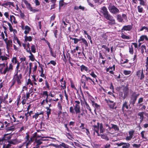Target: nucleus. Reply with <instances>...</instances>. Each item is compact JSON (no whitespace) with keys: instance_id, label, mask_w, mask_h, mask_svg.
I'll list each match as a JSON object with an SVG mask.
<instances>
[{"instance_id":"24","label":"nucleus","mask_w":148,"mask_h":148,"mask_svg":"<svg viewBox=\"0 0 148 148\" xmlns=\"http://www.w3.org/2000/svg\"><path fill=\"white\" fill-rule=\"evenodd\" d=\"M7 69L8 70V72H11L12 71L13 69V66L12 63L9 64L8 67L7 65Z\"/></svg>"},{"instance_id":"40","label":"nucleus","mask_w":148,"mask_h":148,"mask_svg":"<svg viewBox=\"0 0 148 148\" xmlns=\"http://www.w3.org/2000/svg\"><path fill=\"white\" fill-rule=\"evenodd\" d=\"M137 9L138 12L139 13H142L143 11V8L141 6H138L137 7Z\"/></svg>"},{"instance_id":"36","label":"nucleus","mask_w":148,"mask_h":148,"mask_svg":"<svg viewBox=\"0 0 148 148\" xmlns=\"http://www.w3.org/2000/svg\"><path fill=\"white\" fill-rule=\"evenodd\" d=\"M140 1V5L144 6L146 5V1H145L144 0H138Z\"/></svg>"},{"instance_id":"39","label":"nucleus","mask_w":148,"mask_h":148,"mask_svg":"<svg viewBox=\"0 0 148 148\" xmlns=\"http://www.w3.org/2000/svg\"><path fill=\"white\" fill-rule=\"evenodd\" d=\"M121 38L123 39H130V36L125 35L123 33L121 34Z\"/></svg>"},{"instance_id":"12","label":"nucleus","mask_w":148,"mask_h":148,"mask_svg":"<svg viewBox=\"0 0 148 148\" xmlns=\"http://www.w3.org/2000/svg\"><path fill=\"white\" fill-rule=\"evenodd\" d=\"M136 75L138 77H140V79H142L144 78V75L143 73V70H139L138 71L136 74Z\"/></svg>"},{"instance_id":"5","label":"nucleus","mask_w":148,"mask_h":148,"mask_svg":"<svg viewBox=\"0 0 148 148\" xmlns=\"http://www.w3.org/2000/svg\"><path fill=\"white\" fill-rule=\"evenodd\" d=\"M22 2H23L25 4L27 8L31 12L33 13H35L36 12H38L39 10L33 9L30 3L28 2L26 0H21Z\"/></svg>"},{"instance_id":"52","label":"nucleus","mask_w":148,"mask_h":148,"mask_svg":"<svg viewBox=\"0 0 148 148\" xmlns=\"http://www.w3.org/2000/svg\"><path fill=\"white\" fill-rule=\"evenodd\" d=\"M129 52L131 54H133L134 53V50L133 47L132 45L129 47Z\"/></svg>"},{"instance_id":"28","label":"nucleus","mask_w":148,"mask_h":148,"mask_svg":"<svg viewBox=\"0 0 148 148\" xmlns=\"http://www.w3.org/2000/svg\"><path fill=\"white\" fill-rule=\"evenodd\" d=\"M25 42H27V41H31L32 40V38L30 36H27V35H26L25 37Z\"/></svg>"},{"instance_id":"7","label":"nucleus","mask_w":148,"mask_h":148,"mask_svg":"<svg viewBox=\"0 0 148 148\" xmlns=\"http://www.w3.org/2000/svg\"><path fill=\"white\" fill-rule=\"evenodd\" d=\"M8 72L7 64L3 63L0 64V73L1 74L5 75Z\"/></svg>"},{"instance_id":"16","label":"nucleus","mask_w":148,"mask_h":148,"mask_svg":"<svg viewBox=\"0 0 148 148\" xmlns=\"http://www.w3.org/2000/svg\"><path fill=\"white\" fill-rule=\"evenodd\" d=\"M6 45L7 48L8 50L11 49V48L12 47V42L11 40H9L8 41H7V42L5 43Z\"/></svg>"},{"instance_id":"29","label":"nucleus","mask_w":148,"mask_h":148,"mask_svg":"<svg viewBox=\"0 0 148 148\" xmlns=\"http://www.w3.org/2000/svg\"><path fill=\"white\" fill-rule=\"evenodd\" d=\"M100 136L102 138L106 140H109V138L106 134H100V136Z\"/></svg>"},{"instance_id":"43","label":"nucleus","mask_w":148,"mask_h":148,"mask_svg":"<svg viewBox=\"0 0 148 148\" xmlns=\"http://www.w3.org/2000/svg\"><path fill=\"white\" fill-rule=\"evenodd\" d=\"M46 109H47V115L48 117L49 118V115L51 114V109L49 108H48V107H47Z\"/></svg>"},{"instance_id":"50","label":"nucleus","mask_w":148,"mask_h":148,"mask_svg":"<svg viewBox=\"0 0 148 148\" xmlns=\"http://www.w3.org/2000/svg\"><path fill=\"white\" fill-rule=\"evenodd\" d=\"M11 144L10 143H9L7 145H5V144L3 145V148H10Z\"/></svg>"},{"instance_id":"20","label":"nucleus","mask_w":148,"mask_h":148,"mask_svg":"<svg viewBox=\"0 0 148 148\" xmlns=\"http://www.w3.org/2000/svg\"><path fill=\"white\" fill-rule=\"evenodd\" d=\"M132 27L130 25H127L124 26L121 29V31H130L132 29Z\"/></svg>"},{"instance_id":"45","label":"nucleus","mask_w":148,"mask_h":148,"mask_svg":"<svg viewBox=\"0 0 148 148\" xmlns=\"http://www.w3.org/2000/svg\"><path fill=\"white\" fill-rule=\"evenodd\" d=\"M80 102L79 101H75V103H74L75 105L74 106V107H80Z\"/></svg>"},{"instance_id":"42","label":"nucleus","mask_w":148,"mask_h":148,"mask_svg":"<svg viewBox=\"0 0 148 148\" xmlns=\"http://www.w3.org/2000/svg\"><path fill=\"white\" fill-rule=\"evenodd\" d=\"M22 99H23L22 101V104L23 105H24V104H25L26 103V101L27 99L25 98V95H24V97H22Z\"/></svg>"},{"instance_id":"19","label":"nucleus","mask_w":148,"mask_h":148,"mask_svg":"<svg viewBox=\"0 0 148 148\" xmlns=\"http://www.w3.org/2000/svg\"><path fill=\"white\" fill-rule=\"evenodd\" d=\"M80 67L81 68V71L82 72L84 71H85L86 72H88V73L90 72V70H89L88 67L83 65H82Z\"/></svg>"},{"instance_id":"60","label":"nucleus","mask_w":148,"mask_h":148,"mask_svg":"<svg viewBox=\"0 0 148 148\" xmlns=\"http://www.w3.org/2000/svg\"><path fill=\"white\" fill-rule=\"evenodd\" d=\"M140 146H141V145L140 144H134L133 145V147H135L136 148H138L140 147Z\"/></svg>"},{"instance_id":"34","label":"nucleus","mask_w":148,"mask_h":148,"mask_svg":"<svg viewBox=\"0 0 148 148\" xmlns=\"http://www.w3.org/2000/svg\"><path fill=\"white\" fill-rule=\"evenodd\" d=\"M35 142L37 143L36 145L38 146L42 143L41 139H36L35 140Z\"/></svg>"},{"instance_id":"57","label":"nucleus","mask_w":148,"mask_h":148,"mask_svg":"<svg viewBox=\"0 0 148 148\" xmlns=\"http://www.w3.org/2000/svg\"><path fill=\"white\" fill-rule=\"evenodd\" d=\"M50 64L53 65L54 66H55L56 65V62L54 60H51L50 62H49L47 64L48 65Z\"/></svg>"},{"instance_id":"37","label":"nucleus","mask_w":148,"mask_h":148,"mask_svg":"<svg viewBox=\"0 0 148 148\" xmlns=\"http://www.w3.org/2000/svg\"><path fill=\"white\" fill-rule=\"evenodd\" d=\"M31 51L32 52L34 53H35L36 52V47L34 45H32V46H31Z\"/></svg>"},{"instance_id":"53","label":"nucleus","mask_w":148,"mask_h":148,"mask_svg":"<svg viewBox=\"0 0 148 148\" xmlns=\"http://www.w3.org/2000/svg\"><path fill=\"white\" fill-rule=\"evenodd\" d=\"M38 137H41V140H42V141H46V140H48V139H43V138H51V137H41V136H38Z\"/></svg>"},{"instance_id":"49","label":"nucleus","mask_w":148,"mask_h":148,"mask_svg":"<svg viewBox=\"0 0 148 148\" xmlns=\"http://www.w3.org/2000/svg\"><path fill=\"white\" fill-rule=\"evenodd\" d=\"M20 71H21V70H19V69H15L14 74V76L19 75V74H18V73L19 72H20Z\"/></svg>"},{"instance_id":"17","label":"nucleus","mask_w":148,"mask_h":148,"mask_svg":"<svg viewBox=\"0 0 148 148\" xmlns=\"http://www.w3.org/2000/svg\"><path fill=\"white\" fill-rule=\"evenodd\" d=\"M82 77H84L87 81H88L89 82H92L95 85V83L94 81V79H92L90 77H87L85 75H82Z\"/></svg>"},{"instance_id":"2","label":"nucleus","mask_w":148,"mask_h":148,"mask_svg":"<svg viewBox=\"0 0 148 148\" xmlns=\"http://www.w3.org/2000/svg\"><path fill=\"white\" fill-rule=\"evenodd\" d=\"M26 135L25 137V142L22 144L18 146L17 148H29V146L31 144L34 140V138H30L29 135L26 134Z\"/></svg>"},{"instance_id":"30","label":"nucleus","mask_w":148,"mask_h":148,"mask_svg":"<svg viewBox=\"0 0 148 148\" xmlns=\"http://www.w3.org/2000/svg\"><path fill=\"white\" fill-rule=\"evenodd\" d=\"M122 148H128L130 146V144L128 143H123Z\"/></svg>"},{"instance_id":"58","label":"nucleus","mask_w":148,"mask_h":148,"mask_svg":"<svg viewBox=\"0 0 148 148\" xmlns=\"http://www.w3.org/2000/svg\"><path fill=\"white\" fill-rule=\"evenodd\" d=\"M27 85L30 84L32 86H33V83L32 82L31 80L30 79H28L27 82Z\"/></svg>"},{"instance_id":"1","label":"nucleus","mask_w":148,"mask_h":148,"mask_svg":"<svg viewBox=\"0 0 148 148\" xmlns=\"http://www.w3.org/2000/svg\"><path fill=\"white\" fill-rule=\"evenodd\" d=\"M101 14H102L105 18L111 21L112 24H115V21L113 16L110 15L107 10L106 7L103 6L101 8L100 10Z\"/></svg>"},{"instance_id":"55","label":"nucleus","mask_w":148,"mask_h":148,"mask_svg":"<svg viewBox=\"0 0 148 148\" xmlns=\"http://www.w3.org/2000/svg\"><path fill=\"white\" fill-rule=\"evenodd\" d=\"M10 32H13L14 35H15L17 33V30L15 29H13V28L11 29L10 30Z\"/></svg>"},{"instance_id":"32","label":"nucleus","mask_w":148,"mask_h":148,"mask_svg":"<svg viewBox=\"0 0 148 148\" xmlns=\"http://www.w3.org/2000/svg\"><path fill=\"white\" fill-rule=\"evenodd\" d=\"M125 108L127 109L128 108V106L127 105V102L126 101H125L122 107L123 110H124Z\"/></svg>"},{"instance_id":"25","label":"nucleus","mask_w":148,"mask_h":148,"mask_svg":"<svg viewBox=\"0 0 148 148\" xmlns=\"http://www.w3.org/2000/svg\"><path fill=\"white\" fill-rule=\"evenodd\" d=\"M74 110L76 114L79 113L80 112V107H74Z\"/></svg>"},{"instance_id":"14","label":"nucleus","mask_w":148,"mask_h":148,"mask_svg":"<svg viewBox=\"0 0 148 148\" xmlns=\"http://www.w3.org/2000/svg\"><path fill=\"white\" fill-rule=\"evenodd\" d=\"M134 132V131L133 130H132L129 131V136L126 137L125 139L127 141H129L131 140L133 137Z\"/></svg>"},{"instance_id":"64","label":"nucleus","mask_w":148,"mask_h":148,"mask_svg":"<svg viewBox=\"0 0 148 148\" xmlns=\"http://www.w3.org/2000/svg\"><path fill=\"white\" fill-rule=\"evenodd\" d=\"M144 29L146 30L147 31H148V28L145 26L142 27L140 29V31H142Z\"/></svg>"},{"instance_id":"33","label":"nucleus","mask_w":148,"mask_h":148,"mask_svg":"<svg viewBox=\"0 0 148 148\" xmlns=\"http://www.w3.org/2000/svg\"><path fill=\"white\" fill-rule=\"evenodd\" d=\"M85 106H84L88 110H89V111L90 112H91V110L90 107L89 105L86 102V101L85 102Z\"/></svg>"},{"instance_id":"22","label":"nucleus","mask_w":148,"mask_h":148,"mask_svg":"<svg viewBox=\"0 0 148 148\" xmlns=\"http://www.w3.org/2000/svg\"><path fill=\"white\" fill-rule=\"evenodd\" d=\"M8 19L11 22H13L15 24L17 23V22L16 20V18L13 15H10V17Z\"/></svg>"},{"instance_id":"59","label":"nucleus","mask_w":148,"mask_h":148,"mask_svg":"<svg viewBox=\"0 0 148 148\" xmlns=\"http://www.w3.org/2000/svg\"><path fill=\"white\" fill-rule=\"evenodd\" d=\"M145 49L146 50V47L145 45H143L141 46V53H143L144 52V49Z\"/></svg>"},{"instance_id":"11","label":"nucleus","mask_w":148,"mask_h":148,"mask_svg":"<svg viewBox=\"0 0 148 148\" xmlns=\"http://www.w3.org/2000/svg\"><path fill=\"white\" fill-rule=\"evenodd\" d=\"M21 141L22 140L21 139L16 138L15 139H12L10 141H8V143H10L11 144H12L13 145H15L19 143H21Z\"/></svg>"},{"instance_id":"56","label":"nucleus","mask_w":148,"mask_h":148,"mask_svg":"<svg viewBox=\"0 0 148 148\" xmlns=\"http://www.w3.org/2000/svg\"><path fill=\"white\" fill-rule=\"evenodd\" d=\"M4 15L5 17L8 18L9 19V13L8 12H5L4 14Z\"/></svg>"},{"instance_id":"38","label":"nucleus","mask_w":148,"mask_h":148,"mask_svg":"<svg viewBox=\"0 0 148 148\" xmlns=\"http://www.w3.org/2000/svg\"><path fill=\"white\" fill-rule=\"evenodd\" d=\"M90 75L94 78H97V76L95 74L93 71H92L91 72H89Z\"/></svg>"},{"instance_id":"9","label":"nucleus","mask_w":148,"mask_h":148,"mask_svg":"<svg viewBox=\"0 0 148 148\" xmlns=\"http://www.w3.org/2000/svg\"><path fill=\"white\" fill-rule=\"evenodd\" d=\"M22 78V75L21 73L19 74V75L13 76L14 79L16 81L17 84L18 85H21V84Z\"/></svg>"},{"instance_id":"21","label":"nucleus","mask_w":148,"mask_h":148,"mask_svg":"<svg viewBox=\"0 0 148 148\" xmlns=\"http://www.w3.org/2000/svg\"><path fill=\"white\" fill-rule=\"evenodd\" d=\"M92 105L93 107L95 108V110H99L100 109V106L97 103H95L94 102H92Z\"/></svg>"},{"instance_id":"41","label":"nucleus","mask_w":148,"mask_h":148,"mask_svg":"<svg viewBox=\"0 0 148 148\" xmlns=\"http://www.w3.org/2000/svg\"><path fill=\"white\" fill-rule=\"evenodd\" d=\"M30 55L29 56V58L30 60H31L32 61H34L35 60L34 56L32 53H30Z\"/></svg>"},{"instance_id":"13","label":"nucleus","mask_w":148,"mask_h":148,"mask_svg":"<svg viewBox=\"0 0 148 148\" xmlns=\"http://www.w3.org/2000/svg\"><path fill=\"white\" fill-rule=\"evenodd\" d=\"M105 101H106L108 104L109 107L112 109H113L114 108V103L113 101H111L109 99H105Z\"/></svg>"},{"instance_id":"47","label":"nucleus","mask_w":148,"mask_h":148,"mask_svg":"<svg viewBox=\"0 0 148 148\" xmlns=\"http://www.w3.org/2000/svg\"><path fill=\"white\" fill-rule=\"evenodd\" d=\"M61 86L62 89H64L66 88V82L65 81L64 82L61 83Z\"/></svg>"},{"instance_id":"31","label":"nucleus","mask_w":148,"mask_h":148,"mask_svg":"<svg viewBox=\"0 0 148 148\" xmlns=\"http://www.w3.org/2000/svg\"><path fill=\"white\" fill-rule=\"evenodd\" d=\"M80 40H82V42L85 45L86 47L88 46V43L85 39L82 37H80Z\"/></svg>"},{"instance_id":"26","label":"nucleus","mask_w":148,"mask_h":148,"mask_svg":"<svg viewBox=\"0 0 148 148\" xmlns=\"http://www.w3.org/2000/svg\"><path fill=\"white\" fill-rule=\"evenodd\" d=\"M111 127L110 128V130H111V129H113L115 131L119 130V128L116 125L111 124Z\"/></svg>"},{"instance_id":"61","label":"nucleus","mask_w":148,"mask_h":148,"mask_svg":"<svg viewBox=\"0 0 148 148\" xmlns=\"http://www.w3.org/2000/svg\"><path fill=\"white\" fill-rule=\"evenodd\" d=\"M21 64H20V69H22L23 68L24 69L25 68V64L24 62L22 63H21Z\"/></svg>"},{"instance_id":"63","label":"nucleus","mask_w":148,"mask_h":148,"mask_svg":"<svg viewBox=\"0 0 148 148\" xmlns=\"http://www.w3.org/2000/svg\"><path fill=\"white\" fill-rule=\"evenodd\" d=\"M131 73V71H129L125 70L124 71V74L126 75H129Z\"/></svg>"},{"instance_id":"8","label":"nucleus","mask_w":148,"mask_h":148,"mask_svg":"<svg viewBox=\"0 0 148 148\" xmlns=\"http://www.w3.org/2000/svg\"><path fill=\"white\" fill-rule=\"evenodd\" d=\"M139 95V94H136L135 92H133L130 97V104L134 105Z\"/></svg>"},{"instance_id":"44","label":"nucleus","mask_w":148,"mask_h":148,"mask_svg":"<svg viewBox=\"0 0 148 148\" xmlns=\"http://www.w3.org/2000/svg\"><path fill=\"white\" fill-rule=\"evenodd\" d=\"M12 62L15 64L18 63L19 62L17 60L16 57H14L12 58Z\"/></svg>"},{"instance_id":"15","label":"nucleus","mask_w":148,"mask_h":148,"mask_svg":"<svg viewBox=\"0 0 148 148\" xmlns=\"http://www.w3.org/2000/svg\"><path fill=\"white\" fill-rule=\"evenodd\" d=\"M53 146L56 147H62L64 148H69V147L67 144L65 143H62L59 145H53Z\"/></svg>"},{"instance_id":"4","label":"nucleus","mask_w":148,"mask_h":148,"mask_svg":"<svg viewBox=\"0 0 148 148\" xmlns=\"http://www.w3.org/2000/svg\"><path fill=\"white\" fill-rule=\"evenodd\" d=\"M91 123L94 132H96L98 136H99L100 134L99 133V122L95 120H93L91 122Z\"/></svg>"},{"instance_id":"18","label":"nucleus","mask_w":148,"mask_h":148,"mask_svg":"<svg viewBox=\"0 0 148 148\" xmlns=\"http://www.w3.org/2000/svg\"><path fill=\"white\" fill-rule=\"evenodd\" d=\"M22 29H25L24 33L26 35H27V34L29 33V31L31 30L30 28L27 26H25L24 27H22Z\"/></svg>"},{"instance_id":"62","label":"nucleus","mask_w":148,"mask_h":148,"mask_svg":"<svg viewBox=\"0 0 148 148\" xmlns=\"http://www.w3.org/2000/svg\"><path fill=\"white\" fill-rule=\"evenodd\" d=\"M74 108L73 109L72 107H71L69 108L70 112L72 114L74 113L75 112L74 111Z\"/></svg>"},{"instance_id":"35","label":"nucleus","mask_w":148,"mask_h":148,"mask_svg":"<svg viewBox=\"0 0 148 148\" xmlns=\"http://www.w3.org/2000/svg\"><path fill=\"white\" fill-rule=\"evenodd\" d=\"M144 112H140L138 113V115L140 116V119H143L144 118Z\"/></svg>"},{"instance_id":"23","label":"nucleus","mask_w":148,"mask_h":148,"mask_svg":"<svg viewBox=\"0 0 148 148\" xmlns=\"http://www.w3.org/2000/svg\"><path fill=\"white\" fill-rule=\"evenodd\" d=\"M145 39L146 40H148L147 37L145 35H143L141 36L139 40H138V42H139L141 41H143L144 39Z\"/></svg>"},{"instance_id":"3","label":"nucleus","mask_w":148,"mask_h":148,"mask_svg":"<svg viewBox=\"0 0 148 148\" xmlns=\"http://www.w3.org/2000/svg\"><path fill=\"white\" fill-rule=\"evenodd\" d=\"M129 93V89L127 86H123L120 89L119 95L125 99Z\"/></svg>"},{"instance_id":"46","label":"nucleus","mask_w":148,"mask_h":148,"mask_svg":"<svg viewBox=\"0 0 148 148\" xmlns=\"http://www.w3.org/2000/svg\"><path fill=\"white\" fill-rule=\"evenodd\" d=\"M8 59V58L5 56H0V60H1L2 61L6 60Z\"/></svg>"},{"instance_id":"10","label":"nucleus","mask_w":148,"mask_h":148,"mask_svg":"<svg viewBox=\"0 0 148 148\" xmlns=\"http://www.w3.org/2000/svg\"><path fill=\"white\" fill-rule=\"evenodd\" d=\"M110 11L112 13L116 14L119 12V10L114 6H111L108 8Z\"/></svg>"},{"instance_id":"6","label":"nucleus","mask_w":148,"mask_h":148,"mask_svg":"<svg viewBox=\"0 0 148 148\" xmlns=\"http://www.w3.org/2000/svg\"><path fill=\"white\" fill-rule=\"evenodd\" d=\"M12 135H9L8 134H4L3 137L2 138L0 139V144H5V142L9 141L12 138Z\"/></svg>"},{"instance_id":"51","label":"nucleus","mask_w":148,"mask_h":148,"mask_svg":"<svg viewBox=\"0 0 148 148\" xmlns=\"http://www.w3.org/2000/svg\"><path fill=\"white\" fill-rule=\"evenodd\" d=\"M95 3L99 4H101L104 0H93Z\"/></svg>"},{"instance_id":"48","label":"nucleus","mask_w":148,"mask_h":148,"mask_svg":"<svg viewBox=\"0 0 148 148\" xmlns=\"http://www.w3.org/2000/svg\"><path fill=\"white\" fill-rule=\"evenodd\" d=\"M71 39L72 40H74V43L75 44H77V42L80 40V39H78L75 38H71Z\"/></svg>"},{"instance_id":"54","label":"nucleus","mask_w":148,"mask_h":148,"mask_svg":"<svg viewBox=\"0 0 148 148\" xmlns=\"http://www.w3.org/2000/svg\"><path fill=\"white\" fill-rule=\"evenodd\" d=\"M58 109L60 111V113H61V111L62 110V106L61 105V103L60 102H58Z\"/></svg>"},{"instance_id":"27","label":"nucleus","mask_w":148,"mask_h":148,"mask_svg":"<svg viewBox=\"0 0 148 148\" xmlns=\"http://www.w3.org/2000/svg\"><path fill=\"white\" fill-rule=\"evenodd\" d=\"M117 20L119 22L122 23L124 22L123 19L120 14L117 15Z\"/></svg>"}]
</instances>
